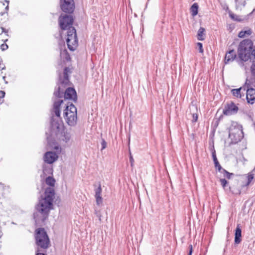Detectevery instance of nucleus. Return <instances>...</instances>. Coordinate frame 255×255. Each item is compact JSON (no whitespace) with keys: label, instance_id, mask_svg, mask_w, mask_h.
Wrapping results in <instances>:
<instances>
[{"label":"nucleus","instance_id":"1","mask_svg":"<svg viewBox=\"0 0 255 255\" xmlns=\"http://www.w3.org/2000/svg\"><path fill=\"white\" fill-rule=\"evenodd\" d=\"M54 190L52 188H47L45 191V197L39 201L36 206V212L33 217L36 224L43 223L47 219L50 210L52 208Z\"/></svg>","mask_w":255,"mask_h":255},{"label":"nucleus","instance_id":"2","mask_svg":"<svg viewBox=\"0 0 255 255\" xmlns=\"http://www.w3.org/2000/svg\"><path fill=\"white\" fill-rule=\"evenodd\" d=\"M73 18L71 15H61L59 17V23L60 28L67 30L66 42L68 48L71 51H74L78 45V39L76 29L72 26Z\"/></svg>","mask_w":255,"mask_h":255},{"label":"nucleus","instance_id":"3","mask_svg":"<svg viewBox=\"0 0 255 255\" xmlns=\"http://www.w3.org/2000/svg\"><path fill=\"white\" fill-rule=\"evenodd\" d=\"M239 58L242 61L241 65H244L243 62H246L249 59L252 62L251 70L252 74L255 76V45L250 39H244L242 41L238 48Z\"/></svg>","mask_w":255,"mask_h":255},{"label":"nucleus","instance_id":"4","mask_svg":"<svg viewBox=\"0 0 255 255\" xmlns=\"http://www.w3.org/2000/svg\"><path fill=\"white\" fill-rule=\"evenodd\" d=\"M229 137L232 144H236L244 137L242 126L237 122H233L229 128Z\"/></svg>","mask_w":255,"mask_h":255},{"label":"nucleus","instance_id":"5","mask_svg":"<svg viewBox=\"0 0 255 255\" xmlns=\"http://www.w3.org/2000/svg\"><path fill=\"white\" fill-rule=\"evenodd\" d=\"M63 103L62 100H59L55 102L53 105V110L56 118L52 117L51 119V129L52 132L56 133L59 131V128L62 125V122L60 118V107Z\"/></svg>","mask_w":255,"mask_h":255},{"label":"nucleus","instance_id":"6","mask_svg":"<svg viewBox=\"0 0 255 255\" xmlns=\"http://www.w3.org/2000/svg\"><path fill=\"white\" fill-rule=\"evenodd\" d=\"M64 118L66 123L71 127L75 126L77 122V108L73 104L67 105L64 111Z\"/></svg>","mask_w":255,"mask_h":255},{"label":"nucleus","instance_id":"7","mask_svg":"<svg viewBox=\"0 0 255 255\" xmlns=\"http://www.w3.org/2000/svg\"><path fill=\"white\" fill-rule=\"evenodd\" d=\"M36 245L40 248L46 249L49 247L50 241L48 235L43 228H38L35 231Z\"/></svg>","mask_w":255,"mask_h":255},{"label":"nucleus","instance_id":"8","mask_svg":"<svg viewBox=\"0 0 255 255\" xmlns=\"http://www.w3.org/2000/svg\"><path fill=\"white\" fill-rule=\"evenodd\" d=\"M61 8L66 13H72L75 8L74 0H60Z\"/></svg>","mask_w":255,"mask_h":255},{"label":"nucleus","instance_id":"9","mask_svg":"<svg viewBox=\"0 0 255 255\" xmlns=\"http://www.w3.org/2000/svg\"><path fill=\"white\" fill-rule=\"evenodd\" d=\"M239 108L233 102L227 103L225 106L223 113L226 116H231L237 113Z\"/></svg>","mask_w":255,"mask_h":255},{"label":"nucleus","instance_id":"10","mask_svg":"<svg viewBox=\"0 0 255 255\" xmlns=\"http://www.w3.org/2000/svg\"><path fill=\"white\" fill-rule=\"evenodd\" d=\"M58 155L53 151L46 152L44 155L43 159L45 162L52 164L58 158Z\"/></svg>","mask_w":255,"mask_h":255},{"label":"nucleus","instance_id":"11","mask_svg":"<svg viewBox=\"0 0 255 255\" xmlns=\"http://www.w3.org/2000/svg\"><path fill=\"white\" fill-rule=\"evenodd\" d=\"M64 96L65 99L72 100L74 101L77 100V94L74 88H68L65 91Z\"/></svg>","mask_w":255,"mask_h":255},{"label":"nucleus","instance_id":"12","mask_svg":"<svg viewBox=\"0 0 255 255\" xmlns=\"http://www.w3.org/2000/svg\"><path fill=\"white\" fill-rule=\"evenodd\" d=\"M246 99L247 102L250 104H253L255 101V89L253 88H248L247 90Z\"/></svg>","mask_w":255,"mask_h":255},{"label":"nucleus","instance_id":"13","mask_svg":"<svg viewBox=\"0 0 255 255\" xmlns=\"http://www.w3.org/2000/svg\"><path fill=\"white\" fill-rule=\"evenodd\" d=\"M70 72V68L69 67H65L63 72V78H62L61 76L59 77V81L62 85L66 86L68 84L69 82L68 73Z\"/></svg>","mask_w":255,"mask_h":255},{"label":"nucleus","instance_id":"14","mask_svg":"<svg viewBox=\"0 0 255 255\" xmlns=\"http://www.w3.org/2000/svg\"><path fill=\"white\" fill-rule=\"evenodd\" d=\"M237 57L236 52L234 50H230L226 53L225 63L228 64L233 62Z\"/></svg>","mask_w":255,"mask_h":255},{"label":"nucleus","instance_id":"15","mask_svg":"<svg viewBox=\"0 0 255 255\" xmlns=\"http://www.w3.org/2000/svg\"><path fill=\"white\" fill-rule=\"evenodd\" d=\"M94 191L95 193V197L96 198V203L97 205H100L103 202V198L101 196L102 190L100 183L99 184L98 187L95 188Z\"/></svg>","mask_w":255,"mask_h":255},{"label":"nucleus","instance_id":"16","mask_svg":"<svg viewBox=\"0 0 255 255\" xmlns=\"http://www.w3.org/2000/svg\"><path fill=\"white\" fill-rule=\"evenodd\" d=\"M235 236V243L236 244H240L241 242L242 230L239 225H238L236 228Z\"/></svg>","mask_w":255,"mask_h":255},{"label":"nucleus","instance_id":"17","mask_svg":"<svg viewBox=\"0 0 255 255\" xmlns=\"http://www.w3.org/2000/svg\"><path fill=\"white\" fill-rule=\"evenodd\" d=\"M252 33V31L250 28H248L245 30L241 31L238 34V36L240 38L249 36Z\"/></svg>","mask_w":255,"mask_h":255},{"label":"nucleus","instance_id":"18","mask_svg":"<svg viewBox=\"0 0 255 255\" xmlns=\"http://www.w3.org/2000/svg\"><path fill=\"white\" fill-rule=\"evenodd\" d=\"M62 140L66 143H69L71 140V134L70 132L67 131H64L62 135Z\"/></svg>","mask_w":255,"mask_h":255},{"label":"nucleus","instance_id":"19","mask_svg":"<svg viewBox=\"0 0 255 255\" xmlns=\"http://www.w3.org/2000/svg\"><path fill=\"white\" fill-rule=\"evenodd\" d=\"M198 11V5L197 3L192 4L190 8V12L193 16H196Z\"/></svg>","mask_w":255,"mask_h":255},{"label":"nucleus","instance_id":"20","mask_svg":"<svg viewBox=\"0 0 255 255\" xmlns=\"http://www.w3.org/2000/svg\"><path fill=\"white\" fill-rule=\"evenodd\" d=\"M243 89L242 87L238 89H234L231 90V93L236 98H241L242 97V95L241 93V91Z\"/></svg>","mask_w":255,"mask_h":255},{"label":"nucleus","instance_id":"21","mask_svg":"<svg viewBox=\"0 0 255 255\" xmlns=\"http://www.w3.org/2000/svg\"><path fill=\"white\" fill-rule=\"evenodd\" d=\"M205 29L204 28L201 27L198 31L197 38L199 40H204V32Z\"/></svg>","mask_w":255,"mask_h":255},{"label":"nucleus","instance_id":"22","mask_svg":"<svg viewBox=\"0 0 255 255\" xmlns=\"http://www.w3.org/2000/svg\"><path fill=\"white\" fill-rule=\"evenodd\" d=\"M64 94L63 90H61L60 86H58L57 88V90H55L54 92V95L57 98H61L62 97Z\"/></svg>","mask_w":255,"mask_h":255},{"label":"nucleus","instance_id":"23","mask_svg":"<svg viewBox=\"0 0 255 255\" xmlns=\"http://www.w3.org/2000/svg\"><path fill=\"white\" fill-rule=\"evenodd\" d=\"M55 182V179L52 177L48 176L46 178L45 183L47 185L53 187L54 186Z\"/></svg>","mask_w":255,"mask_h":255},{"label":"nucleus","instance_id":"24","mask_svg":"<svg viewBox=\"0 0 255 255\" xmlns=\"http://www.w3.org/2000/svg\"><path fill=\"white\" fill-rule=\"evenodd\" d=\"M223 174V176L224 177L227 178L228 179H230L231 178L232 176H234V174L232 173H230L227 170H226L225 169H224L221 172Z\"/></svg>","mask_w":255,"mask_h":255},{"label":"nucleus","instance_id":"25","mask_svg":"<svg viewBox=\"0 0 255 255\" xmlns=\"http://www.w3.org/2000/svg\"><path fill=\"white\" fill-rule=\"evenodd\" d=\"M52 168L50 167H47L46 166H43V172L45 174H51L52 173Z\"/></svg>","mask_w":255,"mask_h":255},{"label":"nucleus","instance_id":"26","mask_svg":"<svg viewBox=\"0 0 255 255\" xmlns=\"http://www.w3.org/2000/svg\"><path fill=\"white\" fill-rule=\"evenodd\" d=\"M246 0H235L236 6L240 7L241 6H245Z\"/></svg>","mask_w":255,"mask_h":255},{"label":"nucleus","instance_id":"27","mask_svg":"<svg viewBox=\"0 0 255 255\" xmlns=\"http://www.w3.org/2000/svg\"><path fill=\"white\" fill-rule=\"evenodd\" d=\"M214 162V164H215V166L216 167V168L220 172H221V171L224 169V168H223L222 167V166H221V165L220 164L218 160H217Z\"/></svg>","mask_w":255,"mask_h":255},{"label":"nucleus","instance_id":"28","mask_svg":"<svg viewBox=\"0 0 255 255\" xmlns=\"http://www.w3.org/2000/svg\"><path fill=\"white\" fill-rule=\"evenodd\" d=\"M220 181L221 182V184L222 185V187L224 188H225L226 185L228 184L227 181L224 178H221L220 179Z\"/></svg>","mask_w":255,"mask_h":255},{"label":"nucleus","instance_id":"29","mask_svg":"<svg viewBox=\"0 0 255 255\" xmlns=\"http://www.w3.org/2000/svg\"><path fill=\"white\" fill-rule=\"evenodd\" d=\"M129 161L130 163V165L131 167L133 166V163H134V159L133 158L131 155L130 149L129 148Z\"/></svg>","mask_w":255,"mask_h":255},{"label":"nucleus","instance_id":"30","mask_svg":"<svg viewBox=\"0 0 255 255\" xmlns=\"http://www.w3.org/2000/svg\"><path fill=\"white\" fill-rule=\"evenodd\" d=\"M197 46L198 47L199 52L203 53V48L202 44L200 42H198L197 43Z\"/></svg>","mask_w":255,"mask_h":255},{"label":"nucleus","instance_id":"31","mask_svg":"<svg viewBox=\"0 0 255 255\" xmlns=\"http://www.w3.org/2000/svg\"><path fill=\"white\" fill-rule=\"evenodd\" d=\"M247 178H248V182L247 183V185H248L250 184V183L253 179L254 176L253 174H250L248 176Z\"/></svg>","mask_w":255,"mask_h":255},{"label":"nucleus","instance_id":"32","mask_svg":"<svg viewBox=\"0 0 255 255\" xmlns=\"http://www.w3.org/2000/svg\"><path fill=\"white\" fill-rule=\"evenodd\" d=\"M230 17H231L232 19H234V20H237V21H239V20L237 18V17H238V16H237V15H235V14H233V13H230Z\"/></svg>","mask_w":255,"mask_h":255},{"label":"nucleus","instance_id":"33","mask_svg":"<svg viewBox=\"0 0 255 255\" xmlns=\"http://www.w3.org/2000/svg\"><path fill=\"white\" fill-rule=\"evenodd\" d=\"M0 48L2 50H5L8 48V46L6 44H2L0 46Z\"/></svg>","mask_w":255,"mask_h":255},{"label":"nucleus","instance_id":"34","mask_svg":"<svg viewBox=\"0 0 255 255\" xmlns=\"http://www.w3.org/2000/svg\"><path fill=\"white\" fill-rule=\"evenodd\" d=\"M193 119L192 121L196 122L197 121L198 119V115L196 114H193L192 115Z\"/></svg>","mask_w":255,"mask_h":255},{"label":"nucleus","instance_id":"35","mask_svg":"<svg viewBox=\"0 0 255 255\" xmlns=\"http://www.w3.org/2000/svg\"><path fill=\"white\" fill-rule=\"evenodd\" d=\"M101 144H102V150L105 149L106 147L107 143H106V142L105 141V140H102Z\"/></svg>","mask_w":255,"mask_h":255},{"label":"nucleus","instance_id":"36","mask_svg":"<svg viewBox=\"0 0 255 255\" xmlns=\"http://www.w3.org/2000/svg\"><path fill=\"white\" fill-rule=\"evenodd\" d=\"M245 86L247 87V89L251 88V87L250 82V81L248 79L246 80V83H245Z\"/></svg>","mask_w":255,"mask_h":255},{"label":"nucleus","instance_id":"37","mask_svg":"<svg viewBox=\"0 0 255 255\" xmlns=\"http://www.w3.org/2000/svg\"><path fill=\"white\" fill-rule=\"evenodd\" d=\"M212 157H213L214 162L218 160L217 158L216 157L215 151H214V152H212Z\"/></svg>","mask_w":255,"mask_h":255},{"label":"nucleus","instance_id":"38","mask_svg":"<svg viewBox=\"0 0 255 255\" xmlns=\"http://www.w3.org/2000/svg\"><path fill=\"white\" fill-rule=\"evenodd\" d=\"M189 252L188 253V255H192V246L190 245L189 247Z\"/></svg>","mask_w":255,"mask_h":255},{"label":"nucleus","instance_id":"39","mask_svg":"<svg viewBox=\"0 0 255 255\" xmlns=\"http://www.w3.org/2000/svg\"><path fill=\"white\" fill-rule=\"evenodd\" d=\"M5 69V66L3 63L0 62V70H2Z\"/></svg>","mask_w":255,"mask_h":255},{"label":"nucleus","instance_id":"40","mask_svg":"<svg viewBox=\"0 0 255 255\" xmlns=\"http://www.w3.org/2000/svg\"><path fill=\"white\" fill-rule=\"evenodd\" d=\"M0 28L2 30L1 33H3V32L7 33V31L3 27H0Z\"/></svg>","mask_w":255,"mask_h":255},{"label":"nucleus","instance_id":"41","mask_svg":"<svg viewBox=\"0 0 255 255\" xmlns=\"http://www.w3.org/2000/svg\"><path fill=\"white\" fill-rule=\"evenodd\" d=\"M5 78H6V77H5V76H3L2 77V79H3V80H4V81L5 82V83L6 84V83H7V82L5 81Z\"/></svg>","mask_w":255,"mask_h":255},{"label":"nucleus","instance_id":"42","mask_svg":"<svg viewBox=\"0 0 255 255\" xmlns=\"http://www.w3.org/2000/svg\"><path fill=\"white\" fill-rule=\"evenodd\" d=\"M35 255H45L43 253H37Z\"/></svg>","mask_w":255,"mask_h":255},{"label":"nucleus","instance_id":"43","mask_svg":"<svg viewBox=\"0 0 255 255\" xmlns=\"http://www.w3.org/2000/svg\"><path fill=\"white\" fill-rule=\"evenodd\" d=\"M3 234L1 231V230L0 229V239L1 238V237H2Z\"/></svg>","mask_w":255,"mask_h":255},{"label":"nucleus","instance_id":"44","mask_svg":"<svg viewBox=\"0 0 255 255\" xmlns=\"http://www.w3.org/2000/svg\"><path fill=\"white\" fill-rule=\"evenodd\" d=\"M63 52L65 53H67V52L66 50H64Z\"/></svg>","mask_w":255,"mask_h":255}]
</instances>
